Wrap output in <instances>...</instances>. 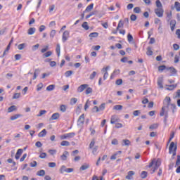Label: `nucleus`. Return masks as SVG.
Returning a JSON list of instances; mask_svg holds the SVG:
<instances>
[{"label": "nucleus", "instance_id": "f257e3e1", "mask_svg": "<svg viewBox=\"0 0 180 180\" xmlns=\"http://www.w3.org/2000/svg\"><path fill=\"white\" fill-rule=\"evenodd\" d=\"M178 147L175 145L174 142H171L170 146L169 147V154H172V159L174 160L175 158V155H176V150Z\"/></svg>", "mask_w": 180, "mask_h": 180}, {"label": "nucleus", "instance_id": "f03ea898", "mask_svg": "<svg viewBox=\"0 0 180 180\" xmlns=\"http://www.w3.org/2000/svg\"><path fill=\"white\" fill-rule=\"evenodd\" d=\"M155 13L158 18H162L164 16V9L162 8H155Z\"/></svg>", "mask_w": 180, "mask_h": 180}, {"label": "nucleus", "instance_id": "7ed1b4c3", "mask_svg": "<svg viewBox=\"0 0 180 180\" xmlns=\"http://www.w3.org/2000/svg\"><path fill=\"white\" fill-rule=\"evenodd\" d=\"M68 37H70V32L68 30H65L62 37V41L63 43H65L66 41L68 40Z\"/></svg>", "mask_w": 180, "mask_h": 180}, {"label": "nucleus", "instance_id": "20e7f679", "mask_svg": "<svg viewBox=\"0 0 180 180\" xmlns=\"http://www.w3.org/2000/svg\"><path fill=\"white\" fill-rule=\"evenodd\" d=\"M88 84H82L77 88V92H84L86 88H88Z\"/></svg>", "mask_w": 180, "mask_h": 180}, {"label": "nucleus", "instance_id": "39448f33", "mask_svg": "<svg viewBox=\"0 0 180 180\" xmlns=\"http://www.w3.org/2000/svg\"><path fill=\"white\" fill-rule=\"evenodd\" d=\"M78 125L84 124L85 122V115L82 114L78 119Z\"/></svg>", "mask_w": 180, "mask_h": 180}, {"label": "nucleus", "instance_id": "423d86ee", "mask_svg": "<svg viewBox=\"0 0 180 180\" xmlns=\"http://www.w3.org/2000/svg\"><path fill=\"white\" fill-rule=\"evenodd\" d=\"M68 155H70V153H68V151H65L63 153V155L60 156L62 161H67V158Z\"/></svg>", "mask_w": 180, "mask_h": 180}, {"label": "nucleus", "instance_id": "0eeeda50", "mask_svg": "<svg viewBox=\"0 0 180 180\" xmlns=\"http://www.w3.org/2000/svg\"><path fill=\"white\" fill-rule=\"evenodd\" d=\"M60 117V113L55 112L50 117L49 120H57Z\"/></svg>", "mask_w": 180, "mask_h": 180}, {"label": "nucleus", "instance_id": "6e6552de", "mask_svg": "<svg viewBox=\"0 0 180 180\" xmlns=\"http://www.w3.org/2000/svg\"><path fill=\"white\" fill-rule=\"evenodd\" d=\"M22 153H23V149H18L15 154V160H19V158H20V156L22 155Z\"/></svg>", "mask_w": 180, "mask_h": 180}, {"label": "nucleus", "instance_id": "1a4fd4ad", "mask_svg": "<svg viewBox=\"0 0 180 180\" xmlns=\"http://www.w3.org/2000/svg\"><path fill=\"white\" fill-rule=\"evenodd\" d=\"M169 108H170L172 112V114H175V112H176V105L174 104V103H172V104H169Z\"/></svg>", "mask_w": 180, "mask_h": 180}, {"label": "nucleus", "instance_id": "9d476101", "mask_svg": "<svg viewBox=\"0 0 180 180\" xmlns=\"http://www.w3.org/2000/svg\"><path fill=\"white\" fill-rule=\"evenodd\" d=\"M93 9H94V4H91L86 8L85 11H84V13H86V12H91Z\"/></svg>", "mask_w": 180, "mask_h": 180}, {"label": "nucleus", "instance_id": "9b49d317", "mask_svg": "<svg viewBox=\"0 0 180 180\" xmlns=\"http://www.w3.org/2000/svg\"><path fill=\"white\" fill-rule=\"evenodd\" d=\"M167 70H169L170 74H172V75H175V74H176V72H178V71H176V69H175V68H174V67L167 68Z\"/></svg>", "mask_w": 180, "mask_h": 180}, {"label": "nucleus", "instance_id": "f8f14e48", "mask_svg": "<svg viewBox=\"0 0 180 180\" xmlns=\"http://www.w3.org/2000/svg\"><path fill=\"white\" fill-rule=\"evenodd\" d=\"M155 169H158L160 168V166L161 165V160L160 159H158L157 160H155Z\"/></svg>", "mask_w": 180, "mask_h": 180}, {"label": "nucleus", "instance_id": "ddd939ff", "mask_svg": "<svg viewBox=\"0 0 180 180\" xmlns=\"http://www.w3.org/2000/svg\"><path fill=\"white\" fill-rule=\"evenodd\" d=\"M176 25V21H175V20H172L170 21V25H171V30H172V32H174V30H175Z\"/></svg>", "mask_w": 180, "mask_h": 180}, {"label": "nucleus", "instance_id": "4468645a", "mask_svg": "<svg viewBox=\"0 0 180 180\" xmlns=\"http://www.w3.org/2000/svg\"><path fill=\"white\" fill-rule=\"evenodd\" d=\"M168 86L166 89L167 91H174L176 86H178V84H171V85H167Z\"/></svg>", "mask_w": 180, "mask_h": 180}, {"label": "nucleus", "instance_id": "2eb2a0df", "mask_svg": "<svg viewBox=\"0 0 180 180\" xmlns=\"http://www.w3.org/2000/svg\"><path fill=\"white\" fill-rule=\"evenodd\" d=\"M133 175H134V171L128 172V174L126 176V179H132Z\"/></svg>", "mask_w": 180, "mask_h": 180}, {"label": "nucleus", "instance_id": "dca6fc26", "mask_svg": "<svg viewBox=\"0 0 180 180\" xmlns=\"http://www.w3.org/2000/svg\"><path fill=\"white\" fill-rule=\"evenodd\" d=\"M98 36H99V33H98V32H91V33L89 34V37L90 39H94V38L98 37Z\"/></svg>", "mask_w": 180, "mask_h": 180}, {"label": "nucleus", "instance_id": "f3484780", "mask_svg": "<svg viewBox=\"0 0 180 180\" xmlns=\"http://www.w3.org/2000/svg\"><path fill=\"white\" fill-rule=\"evenodd\" d=\"M36 32V28L35 27H30L28 29L27 34L30 35L34 34Z\"/></svg>", "mask_w": 180, "mask_h": 180}, {"label": "nucleus", "instance_id": "a211bd4d", "mask_svg": "<svg viewBox=\"0 0 180 180\" xmlns=\"http://www.w3.org/2000/svg\"><path fill=\"white\" fill-rule=\"evenodd\" d=\"M116 122H117V117L116 115H112L110 120L111 124H115Z\"/></svg>", "mask_w": 180, "mask_h": 180}, {"label": "nucleus", "instance_id": "6ab92c4d", "mask_svg": "<svg viewBox=\"0 0 180 180\" xmlns=\"http://www.w3.org/2000/svg\"><path fill=\"white\" fill-rule=\"evenodd\" d=\"M46 134H47V131L46 129H43L41 132L39 133V137H45Z\"/></svg>", "mask_w": 180, "mask_h": 180}, {"label": "nucleus", "instance_id": "aec40b11", "mask_svg": "<svg viewBox=\"0 0 180 180\" xmlns=\"http://www.w3.org/2000/svg\"><path fill=\"white\" fill-rule=\"evenodd\" d=\"M37 175H38V176H44V175H46V171L41 169L37 172Z\"/></svg>", "mask_w": 180, "mask_h": 180}, {"label": "nucleus", "instance_id": "412c9836", "mask_svg": "<svg viewBox=\"0 0 180 180\" xmlns=\"http://www.w3.org/2000/svg\"><path fill=\"white\" fill-rule=\"evenodd\" d=\"M19 117H22V115L16 114L11 117V120H16V119H19Z\"/></svg>", "mask_w": 180, "mask_h": 180}, {"label": "nucleus", "instance_id": "4be33fe9", "mask_svg": "<svg viewBox=\"0 0 180 180\" xmlns=\"http://www.w3.org/2000/svg\"><path fill=\"white\" fill-rule=\"evenodd\" d=\"M74 74V72L72 70H68L65 72V76L66 78H68V77H71Z\"/></svg>", "mask_w": 180, "mask_h": 180}, {"label": "nucleus", "instance_id": "5701e85b", "mask_svg": "<svg viewBox=\"0 0 180 180\" xmlns=\"http://www.w3.org/2000/svg\"><path fill=\"white\" fill-rule=\"evenodd\" d=\"M89 168V164H85L83 165L80 167L79 169L80 171H85V169H88Z\"/></svg>", "mask_w": 180, "mask_h": 180}, {"label": "nucleus", "instance_id": "b1692460", "mask_svg": "<svg viewBox=\"0 0 180 180\" xmlns=\"http://www.w3.org/2000/svg\"><path fill=\"white\" fill-rule=\"evenodd\" d=\"M14 110H16V105H11L8 108V113H11Z\"/></svg>", "mask_w": 180, "mask_h": 180}, {"label": "nucleus", "instance_id": "393cba45", "mask_svg": "<svg viewBox=\"0 0 180 180\" xmlns=\"http://www.w3.org/2000/svg\"><path fill=\"white\" fill-rule=\"evenodd\" d=\"M82 27L84 30H89V26L88 25L87 22H84L82 25Z\"/></svg>", "mask_w": 180, "mask_h": 180}, {"label": "nucleus", "instance_id": "a878e982", "mask_svg": "<svg viewBox=\"0 0 180 180\" xmlns=\"http://www.w3.org/2000/svg\"><path fill=\"white\" fill-rule=\"evenodd\" d=\"M39 74H40V70L35 69L32 79H36V78H37V75H39Z\"/></svg>", "mask_w": 180, "mask_h": 180}, {"label": "nucleus", "instance_id": "bb28decb", "mask_svg": "<svg viewBox=\"0 0 180 180\" xmlns=\"http://www.w3.org/2000/svg\"><path fill=\"white\" fill-rule=\"evenodd\" d=\"M174 8L177 12H180V3L179 1L174 3Z\"/></svg>", "mask_w": 180, "mask_h": 180}, {"label": "nucleus", "instance_id": "cd10ccee", "mask_svg": "<svg viewBox=\"0 0 180 180\" xmlns=\"http://www.w3.org/2000/svg\"><path fill=\"white\" fill-rule=\"evenodd\" d=\"M122 146H130V140L129 139H123Z\"/></svg>", "mask_w": 180, "mask_h": 180}, {"label": "nucleus", "instance_id": "c85d7f7f", "mask_svg": "<svg viewBox=\"0 0 180 180\" xmlns=\"http://www.w3.org/2000/svg\"><path fill=\"white\" fill-rule=\"evenodd\" d=\"M53 54V52L51 51H47L46 53L43 54V58H47L48 57H50Z\"/></svg>", "mask_w": 180, "mask_h": 180}, {"label": "nucleus", "instance_id": "c756f323", "mask_svg": "<svg viewBox=\"0 0 180 180\" xmlns=\"http://www.w3.org/2000/svg\"><path fill=\"white\" fill-rule=\"evenodd\" d=\"M60 146L63 147H68V146H70V142L68 141H63L60 143Z\"/></svg>", "mask_w": 180, "mask_h": 180}, {"label": "nucleus", "instance_id": "7c9ffc66", "mask_svg": "<svg viewBox=\"0 0 180 180\" xmlns=\"http://www.w3.org/2000/svg\"><path fill=\"white\" fill-rule=\"evenodd\" d=\"M165 102H167V107H169V105H171V98L166 96L165 98Z\"/></svg>", "mask_w": 180, "mask_h": 180}, {"label": "nucleus", "instance_id": "2f4dec72", "mask_svg": "<svg viewBox=\"0 0 180 180\" xmlns=\"http://www.w3.org/2000/svg\"><path fill=\"white\" fill-rule=\"evenodd\" d=\"M114 110H122L123 109V105H116L113 107Z\"/></svg>", "mask_w": 180, "mask_h": 180}, {"label": "nucleus", "instance_id": "473e14b6", "mask_svg": "<svg viewBox=\"0 0 180 180\" xmlns=\"http://www.w3.org/2000/svg\"><path fill=\"white\" fill-rule=\"evenodd\" d=\"M158 85L159 88H164V86L162 85V78H159L158 79Z\"/></svg>", "mask_w": 180, "mask_h": 180}, {"label": "nucleus", "instance_id": "72a5a7b5", "mask_svg": "<svg viewBox=\"0 0 180 180\" xmlns=\"http://www.w3.org/2000/svg\"><path fill=\"white\" fill-rule=\"evenodd\" d=\"M54 88H56V85H54V84H51V85H49V86H48L46 87V91H54Z\"/></svg>", "mask_w": 180, "mask_h": 180}, {"label": "nucleus", "instance_id": "f704fd0d", "mask_svg": "<svg viewBox=\"0 0 180 180\" xmlns=\"http://www.w3.org/2000/svg\"><path fill=\"white\" fill-rule=\"evenodd\" d=\"M60 174H64V172H67V167L65 165H63L60 169Z\"/></svg>", "mask_w": 180, "mask_h": 180}, {"label": "nucleus", "instance_id": "c9c22d12", "mask_svg": "<svg viewBox=\"0 0 180 180\" xmlns=\"http://www.w3.org/2000/svg\"><path fill=\"white\" fill-rule=\"evenodd\" d=\"M75 136V132H70V133L66 134L67 139H72V137H74Z\"/></svg>", "mask_w": 180, "mask_h": 180}, {"label": "nucleus", "instance_id": "e433bc0d", "mask_svg": "<svg viewBox=\"0 0 180 180\" xmlns=\"http://www.w3.org/2000/svg\"><path fill=\"white\" fill-rule=\"evenodd\" d=\"M46 113H47V111L46 110H41L39 111V113L37 115V117H40L43 116V115H46Z\"/></svg>", "mask_w": 180, "mask_h": 180}, {"label": "nucleus", "instance_id": "4c0bfd02", "mask_svg": "<svg viewBox=\"0 0 180 180\" xmlns=\"http://www.w3.org/2000/svg\"><path fill=\"white\" fill-rule=\"evenodd\" d=\"M78 102V99L77 98H72L70 99V105H75Z\"/></svg>", "mask_w": 180, "mask_h": 180}, {"label": "nucleus", "instance_id": "58836bf2", "mask_svg": "<svg viewBox=\"0 0 180 180\" xmlns=\"http://www.w3.org/2000/svg\"><path fill=\"white\" fill-rule=\"evenodd\" d=\"M147 172L146 171H143L141 174V177L142 178V179H146V178H147Z\"/></svg>", "mask_w": 180, "mask_h": 180}, {"label": "nucleus", "instance_id": "ea45409f", "mask_svg": "<svg viewBox=\"0 0 180 180\" xmlns=\"http://www.w3.org/2000/svg\"><path fill=\"white\" fill-rule=\"evenodd\" d=\"M133 115L134 116H140V115H141V110H134L133 112Z\"/></svg>", "mask_w": 180, "mask_h": 180}, {"label": "nucleus", "instance_id": "a19ab883", "mask_svg": "<svg viewBox=\"0 0 180 180\" xmlns=\"http://www.w3.org/2000/svg\"><path fill=\"white\" fill-rule=\"evenodd\" d=\"M146 54L147 56H153V51H151V48L150 46L147 48Z\"/></svg>", "mask_w": 180, "mask_h": 180}, {"label": "nucleus", "instance_id": "79ce46f5", "mask_svg": "<svg viewBox=\"0 0 180 180\" xmlns=\"http://www.w3.org/2000/svg\"><path fill=\"white\" fill-rule=\"evenodd\" d=\"M60 44H58L56 45V53H57L58 57H60Z\"/></svg>", "mask_w": 180, "mask_h": 180}, {"label": "nucleus", "instance_id": "37998d69", "mask_svg": "<svg viewBox=\"0 0 180 180\" xmlns=\"http://www.w3.org/2000/svg\"><path fill=\"white\" fill-rule=\"evenodd\" d=\"M155 4L158 8H162V4H161L160 0H157Z\"/></svg>", "mask_w": 180, "mask_h": 180}, {"label": "nucleus", "instance_id": "c03bdc74", "mask_svg": "<svg viewBox=\"0 0 180 180\" xmlns=\"http://www.w3.org/2000/svg\"><path fill=\"white\" fill-rule=\"evenodd\" d=\"M87 89H86L85 94L86 95H89V94H92V88L91 87H86Z\"/></svg>", "mask_w": 180, "mask_h": 180}, {"label": "nucleus", "instance_id": "a18cd8bd", "mask_svg": "<svg viewBox=\"0 0 180 180\" xmlns=\"http://www.w3.org/2000/svg\"><path fill=\"white\" fill-rule=\"evenodd\" d=\"M39 47H40L39 44H37L36 45L32 46V51H36V50H37L39 49Z\"/></svg>", "mask_w": 180, "mask_h": 180}, {"label": "nucleus", "instance_id": "49530a36", "mask_svg": "<svg viewBox=\"0 0 180 180\" xmlns=\"http://www.w3.org/2000/svg\"><path fill=\"white\" fill-rule=\"evenodd\" d=\"M20 98V93H15L13 96V99H19Z\"/></svg>", "mask_w": 180, "mask_h": 180}, {"label": "nucleus", "instance_id": "de8ad7c7", "mask_svg": "<svg viewBox=\"0 0 180 180\" xmlns=\"http://www.w3.org/2000/svg\"><path fill=\"white\" fill-rule=\"evenodd\" d=\"M158 124H153L149 127V129L150 130H154V129H158Z\"/></svg>", "mask_w": 180, "mask_h": 180}, {"label": "nucleus", "instance_id": "09e8293b", "mask_svg": "<svg viewBox=\"0 0 180 180\" xmlns=\"http://www.w3.org/2000/svg\"><path fill=\"white\" fill-rule=\"evenodd\" d=\"M111 144H112V146H117V144H119V141H117V139H114L112 140Z\"/></svg>", "mask_w": 180, "mask_h": 180}, {"label": "nucleus", "instance_id": "8fccbe9b", "mask_svg": "<svg viewBox=\"0 0 180 180\" xmlns=\"http://www.w3.org/2000/svg\"><path fill=\"white\" fill-rule=\"evenodd\" d=\"M128 41L130 43L131 41H133V35L129 33L127 35Z\"/></svg>", "mask_w": 180, "mask_h": 180}, {"label": "nucleus", "instance_id": "3c124183", "mask_svg": "<svg viewBox=\"0 0 180 180\" xmlns=\"http://www.w3.org/2000/svg\"><path fill=\"white\" fill-rule=\"evenodd\" d=\"M60 112H65V110H67V107H65V105H61L60 107Z\"/></svg>", "mask_w": 180, "mask_h": 180}, {"label": "nucleus", "instance_id": "603ef678", "mask_svg": "<svg viewBox=\"0 0 180 180\" xmlns=\"http://www.w3.org/2000/svg\"><path fill=\"white\" fill-rule=\"evenodd\" d=\"M130 19L131 20H132V22H135V20H137V15H136L135 14H132L130 16Z\"/></svg>", "mask_w": 180, "mask_h": 180}, {"label": "nucleus", "instance_id": "864d4df0", "mask_svg": "<svg viewBox=\"0 0 180 180\" xmlns=\"http://www.w3.org/2000/svg\"><path fill=\"white\" fill-rule=\"evenodd\" d=\"M26 47V44L23 43L18 45V50H23Z\"/></svg>", "mask_w": 180, "mask_h": 180}, {"label": "nucleus", "instance_id": "5fc2aeb1", "mask_svg": "<svg viewBox=\"0 0 180 180\" xmlns=\"http://www.w3.org/2000/svg\"><path fill=\"white\" fill-rule=\"evenodd\" d=\"M134 13H140L141 12V9H140V7H135L134 8Z\"/></svg>", "mask_w": 180, "mask_h": 180}, {"label": "nucleus", "instance_id": "6e6d98bb", "mask_svg": "<svg viewBox=\"0 0 180 180\" xmlns=\"http://www.w3.org/2000/svg\"><path fill=\"white\" fill-rule=\"evenodd\" d=\"M57 166V164H56V162H49V167L50 168H56V167Z\"/></svg>", "mask_w": 180, "mask_h": 180}, {"label": "nucleus", "instance_id": "4d7b16f0", "mask_svg": "<svg viewBox=\"0 0 180 180\" xmlns=\"http://www.w3.org/2000/svg\"><path fill=\"white\" fill-rule=\"evenodd\" d=\"M164 70H167V66L163 65L158 67V71H164Z\"/></svg>", "mask_w": 180, "mask_h": 180}, {"label": "nucleus", "instance_id": "13d9d810", "mask_svg": "<svg viewBox=\"0 0 180 180\" xmlns=\"http://www.w3.org/2000/svg\"><path fill=\"white\" fill-rule=\"evenodd\" d=\"M116 85H122L123 84V80L122 79H118L115 82Z\"/></svg>", "mask_w": 180, "mask_h": 180}, {"label": "nucleus", "instance_id": "bf43d9fd", "mask_svg": "<svg viewBox=\"0 0 180 180\" xmlns=\"http://www.w3.org/2000/svg\"><path fill=\"white\" fill-rule=\"evenodd\" d=\"M35 146L37 147V148H40L43 147V143H41L40 141H37Z\"/></svg>", "mask_w": 180, "mask_h": 180}, {"label": "nucleus", "instance_id": "052dcab7", "mask_svg": "<svg viewBox=\"0 0 180 180\" xmlns=\"http://www.w3.org/2000/svg\"><path fill=\"white\" fill-rule=\"evenodd\" d=\"M123 22H122V20H120L119 23H118V25L117 27V30H119V29H120V27H123Z\"/></svg>", "mask_w": 180, "mask_h": 180}, {"label": "nucleus", "instance_id": "680f3d73", "mask_svg": "<svg viewBox=\"0 0 180 180\" xmlns=\"http://www.w3.org/2000/svg\"><path fill=\"white\" fill-rule=\"evenodd\" d=\"M56 30H51V33H50V37H51L53 39V37H54V36H56Z\"/></svg>", "mask_w": 180, "mask_h": 180}, {"label": "nucleus", "instance_id": "e2e57ef3", "mask_svg": "<svg viewBox=\"0 0 180 180\" xmlns=\"http://www.w3.org/2000/svg\"><path fill=\"white\" fill-rule=\"evenodd\" d=\"M46 157H47V153H41L39 155V158L44 159V158H46Z\"/></svg>", "mask_w": 180, "mask_h": 180}, {"label": "nucleus", "instance_id": "0e129e2a", "mask_svg": "<svg viewBox=\"0 0 180 180\" xmlns=\"http://www.w3.org/2000/svg\"><path fill=\"white\" fill-rule=\"evenodd\" d=\"M37 86V91H41V88H43V83H39Z\"/></svg>", "mask_w": 180, "mask_h": 180}, {"label": "nucleus", "instance_id": "69168bd1", "mask_svg": "<svg viewBox=\"0 0 180 180\" xmlns=\"http://www.w3.org/2000/svg\"><path fill=\"white\" fill-rule=\"evenodd\" d=\"M96 77V72H93L91 75H90V79H94Z\"/></svg>", "mask_w": 180, "mask_h": 180}, {"label": "nucleus", "instance_id": "338daca9", "mask_svg": "<svg viewBox=\"0 0 180 180\" xmlns=\"http://www.w3.org/2000/svg\"><path fill=\"white\" fill-rule=\"evenodd\" d=\"M105 103H103L98 108L99 110H105Z\"/></svg>", "mask_w": 180, "mask_h": 180}, {"label": "nucleus", "instance_id": "774afa93", "mask_svg": "<svg viewBox=\"0 0 180 180\" xmlns=\"http://www.w3.org/2000/svg\"><path fill=\"white\" fill-rule=\"evenodd\" d=\"M177 160L176 161V167H178L179 165H180V155L177 156Z\"/></svg>", "mask_w": 180, "mask_h": 180}]
</instances>
